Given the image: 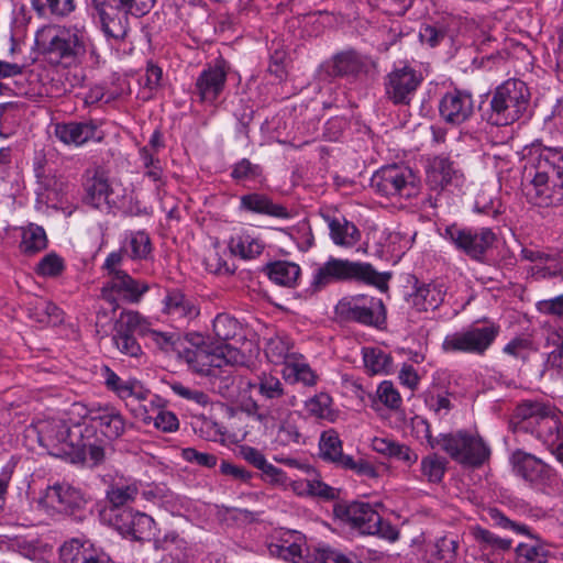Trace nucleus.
<instances>
[{"label": "nucleus", "mask_w": 563, "mask_h": 563, "mask_svg": "<svg viewBox=\"0 0 563 563\" xmlns=\"http://www.w3.org/2000/svg\"><path fill=\"white\" fill-rule=\"evenodd\" d=\"M390 277V273H378L368 263L331 257L316 269L311 287L314 290H320L332 283L356 280L386 291Z\"/></svg>", "instance_id": "1"}, {"label": "nucleus", "mask_w": 563, "mask_h": 563, "mask_svg": "<svg viewBox=\"0 0 563 563\" xmlns=\"http://www.w3.org/2000/svg\"><path fill=\"white\" fill-rule=\"evenodd\" d=\"M530 92L519 79H508L493 92L490 108L486 113L487 122L504 126L519 120L527 110Z\"/></svg>", "instance_id": "2"}, {"label": "nucleus", "mask_w": 563, "mask_h": 563, "mask_svg": "<svg viewBox=\"0 0 563 563\" xmlns=\"http://www.w3.org/2000/svg\"><path fill=\"white\" fill-rule=\"evenodd\" d=\"M44 52L57 62L73 65L80 62L88 49L86 33L76 27L53 26L42 34Z\"/></svg>", "instance_id": "3"}, {"label": "nucleus", "mask_w": 563, "mask_h": 563, "mask_svg": "<svg viewBox=\"0 0 563 563\" xmlns=\"http://www.w3.org/2000/svg\"><path fill=\"white\" fill-rule=\"evenodd\" d=\"M371 187L387 198L409 199L419 194L420 181L410 167L393 164L372 176Z\"/></svg>", "instance_id": "4"}, {"label": "nucleus", "mask_w": 563, "mask_h": 563, "mask_svg": "<svg viewBox=\"0 0 563 563\" xmlns=\"http://www.w3.org/2000/svg\"><path fill=\"white\" fill-rule=\"evenodd\" d=\"M38 442L49 454L69 459L74 448L81 437L82 424H68L65 420L48 419L38 421L35 426Z\"/></svg>", "instance_id": "5"}, {"label": "nucleus", "mask_w": 563, "mask_h": 563, "mask_svg": "<svg viewBox=\"0 0 563 563\" xmlns=\"http://www.w3.org/2000/svg\"><path fill=\"white\" fill-rule=\"evenodd\" d=\"M443 451L459 464L478 468L490 457V449L477 433L460 430L442 437Z\"/></svg>", "instance_id": "6"}, {"label": "nucleus", "mask_w": 563, "mask_h": 563, "mask_svg": "<svg viewBox=\"0 0 563 563\" xmlns=\"http://www.w3.org/2000/svg\"><path fill=\"white\" fill-rule=\"evenodd\" d=\"M339 516L363 534H372L388 541L398 539V530L366 503H352L339 509Z\"/></svg>", "instance_id": "7"}, {"label": "nucleus", "mask_w": 563, "mask_h": 563, "mask_svg": "<svg viewBox=\"0 0 563 563\" xmlns=\"http://www.w3.org/2000/svg\"><path fill=\"white\" fill-rule=\"evenodd\" d=\"M336 312L345 321H353L363 325L382 327L386 321V309L379 298L358 295L341 300Z\"/></svg>", "instance_id": "8"}, {"label": "nucleus", "mask_w": 563, "mask_h": 563, "mask_svg": "<svg viewBox=\"0 0 563 563\" xmlns=\"http://www.w3.org/2000/svg\"><path fill=\"white\" fill-rule=\"evenodd\" d=\"M444 236L470 258L483 262L486 252L496 242V234L489 228L468 229L456 224L445 229Z\"/></svg>", "instance_id": "9"}, {"label": "nucleus", "mask_w": 563, "mask_h": 563, "mask_svg": "<svg viewBox=\"0 0 563 563\" xmlns=\"http://www.w3.org/2000/svg\"><path fill=\"white\" fill-rule=\"evenodd\" d=\"M499 328L494 324L472 327L465 331L448 334L442 343L446 353H470L483 355L498 335Z\"/></svg>", "instance_id": "10"}, {"label": "nucleus", "mask_w": 563, "mask_h": 563, "mask_svg": "<svg viewBox=\"0 0 563 563\" xmlns=\"http://www.w3.org/2000/svg\"><path fill=\"white\" fill-rule=\"evenodd\" d=\"M178 354L190 369L205 376H209L217 367L238 362L239 358V351L230 344L218 346L213 351L197 344L178 351Z\"/></svg>", "instance_id": "11"}, {"label": "nucleus", "mask_w": 563, "mask_h": 563, "mask_svg": "<svg viewBox=\"0 0 563 563\" xmlns=\"http://www.w3.org/2000/svg\"><path fill=\"white\" fill-rule=\"evenodd\" d=\"M510 423L515 432L531 431L541 435L545 428H558L559 419L550 406L538 401H525L517 406Z\"/></svg>", "instance_id": "12"}, {"label": "nucleus", "mask_w": 563, "mask_h": 563, "mask_svg": "<svg viewBox=\"0 0 563 563\" xmlns=\"http://www.w3.org/2000/svg\"><path fill=\"white\" fill-rule=\"evenodd\" d=\"M532 167L534 174L531 179V185L536 191V196H547L548 198V183L550 178H563V148H541L538 156L533 159Z\"/></svg>", "instance_id": "13"}, {"label": "nucleus", "mask_w": 563, "mask_h": 563, "mask_svg": "<svg viewBox=\"0 0 563 563\" xmlns=\"http://www.w3.org/2000/svg\"><path fill=\"white\" fill-rule=\"evenodd\" d=\"M422 76L410 67L395 69L386 78V96L395 104H410Z\"/></svg>", "instance_id": "14"}, {"label": "nucleus", "mask_w": 563, "mask_h": 563, "mask_svg": "<svg viewBox=\"0 0 563 563\" xmlns=\"http://www.w3.org/2000/svg\"><path fill=\"white\" fill-rule=\"evenodd\" d=\"M40 503L60 514H73L85 504L82 493L67 483H55L48 486Z\"/></svg>", "instance_id": "15"}, {"label": "nucleus", "mask_w": 563, "mask_h": 563, "mask_svg": "<svg viewBox=\"0 0 563 563\" xmlns=\"http://www.w3.org/2000/svg\"><path fill=\"white\" fill-rule=\"evenodd\" d=\"M34 172L36 177L35 194L37 202L55 207L63 200L66 194L67 183L63 177L57 176L52 168L41 162L36 164Z\"/></svg>", "instance_id": "16"}, {"label": "nucleus", "mask_w": 563, "mask_h": 563, "mask_svg": "<svg viewBox=\"0 0 563 563\" xmlns=\"http://www.w3.org/2000/svg\"><path fill=\"white\" fill-rule=\"evenodd\" d=\"M148 289L150 286L146 282L134 279L126 272H115L114 277L102 287L101 297L117 306V299L113 296L115 291L122 294L129 302L137 303Z\"/></svg>", "instance_id": "17"}, {"label": "nucleus", "mask_w": 563, "mask_h": 563, "mask_svg": "<svg viewBox=\"0 0 563 563\" xmlns=\"http://www.w3.org/2000/svg\"><path fill=\"white\" fill-rule=\"evenodd\" d=\"M441 118L449 124L460 125L474 113V100L471 93L462 90L446 92L440 103Z\"/></svg>", "instance_id": "18"}, {"label": "nucleus", "mask_w": 563, "mask_h": 563, "mask_svg": "<svg viewBox=\"0 0 563 563\" xmlns=\"http://www.w3.org/2000/svg\"><path fill=\"white\" fill-rule=\"evenodd\" d=\"M103 32L115 40L123 38L128 32V14L119 5V0H91Z\"/></svg>", "instance_id": "19"}, {"label": "nucleus", "mask_w": 563, "mask_h": 563, "mask_svg": "<svg viewBox=\"0 0 563 563\" xmlns=\"http://www.w3.org/2000/svg\"><path fill=\"white\" fill-rule=\"evenodd\" d=\"M62 563H114L100 548L86 539L74 538L59 549Z\"/></svg>", "instance_id": "20"}, {"label": "nucleus", "mask_w": 563, "mask_h": 563, "mask_svg": "<svg viewBox=\"0 0 563 563\" xmlns=\"http://www.w3.org/2000/svg\"><path fill=\"white\" fill-rule=\"evenodd\" d=\"M319 448L320 456L324 461L332 462L346 470H355L361 474L372 472V467L367 463H356L352 456L343 454L342 442L334 430L322 432Z\"/></svg>", "instance_id": "21"}, {"label": "nucleus", "mask_w": 563, "mask_h": 563, "mask_svg": "<svg viewBox=\"0 0 563 563\" xmlns=\"http://www.w3.org/2000/svg\"><path fill=\"white\" fill-rule=\"evenodd\" d=\"M122 198L123 196L117 191L102 174L95 175L86 183L85 201L96 209L109 210L117 207Z\"/></svg>", "instance_id": "22"}, {"label": "nucleus", "mask_w": 563, "mask_h": 563, "mask_svg": "<svg viewBox=\"0 0 563 563\" xmlns=\"http://www.w3.org/2000/svg\"><path fill=\"white\" fill-rule=\"evenodd\" d=\"M227 73L222 62L206 68L197 78L196 90L201 101L213 102L224 88Z\"/></svg>", "instance_id": "23"}, {"label": "nucleus", "mask_w": 563, "mask_h": 563, "mask_svg": "<svg viewBox=\"0 0 563 563\" xmlns=\"http://www.w3.org/2000/svg\"><path fill=\"white\" fill-rule=\"evenodd\" d=\"M365 67L361 56L353 51L335 55L331 62L321 65L319 76L323 79L331 77L356 76Z\"/></svg>", "instance_id": "24"}, {"label": "nucleus", "mask_w": 563, "mask_h": 563, "mask_svg": "<svg viewBox=\"0 0 563 563\" xmlns=\"http://www.w3.org/2000/svg\"><path fill=\"white\" fill-rule=\"evenodd\" d=\"M511 462L516 474L531 483L543 482L552 475L550 466L536 456L522 451L515 452L511 456Z\"/></svg>", "instance_id": "25"}, {"label": "nucleus", "mask_w": 563, "mask_h": 563, "mask_svg": "<svg viewBox=\"0 0 563 563\" xmlns=\"http://www.w3.org/2000/svg\"><path fill=\"white\" fill-rule=\"evenodd\" d=\"M260 395L265 401H269L271 405L266 406V411L257 412L258 420H263L266 417L277 419L280 417L278 405L284 397V388L282 382L274 376L263 375L258 378V382L254 384Z\"/></svg>", "instance_id": "26"}, {"label": "nucleus", "mask_w": 563, "mask_h": 563, "mask_svg": "<svg viewBox=\"0 0 563 563\" xmlns=\"http://www.w3.org/2000/svg\"><path fill=\"white\" fill-rule=\"evenodd\" d=\"M125 426V421L118 410L104 408L92 413L90 426L82 427L93 428L95 432L99 430L107 440L111 441L123 434Z\"/></svg>", "instance_id": "27"}, {"label": "nucleus", "mask_w": 563, "mask_h": 563, "mask_svg": "<svg viewBox=\"0 0 563 563\" xmlns=\"http://www.w3.org/2000/svg\"><path fill=\"white\" fill-rule=\"evenodd\" d=\"M102 377L107 388L117 394L121 399H126L129 397L145 399L148 395V390H146L139 380H123L108 366L102 367Z\"/></svg>", "instance_id": "28"}, {"label": "nucleus", "mask_w": 563, "mask_h": 563, "mask_svg": "<svg viewBox=\"0 0 563 563\" xmlns=\"http://www.w3.org/2000/svg\"><path fill=\"white\" fill-rule=\"evenodd\" d=\"M164 312L181 323H188L199 316V309L195 302L176 289L167 292L164 299Z\"/></svg>", "instance_id": "29"}, {"label": "nucleus", "mask_w": 563, "mask_h": 563, "mask_svg": "<svg viewBox=\"0 0 563 563\" xmlns=\"http://www.w3.org/2000/svg\"><path fill=\"white\" fill-rule=\"evenodd\" d=\"M78 448H74V454L70 455L71 462L84 461L87 455L95 462L99 463L104 457V442L95 435L93 428H84L81 437L76 442Z\"/></svg>", "instance_id": "30"}, {"label": "nucleus", "mask_w": 563, "mask_h": 563, "mask_svg": "<svg viewBox=\"0 0 563 563\" xmlns=\"http://www.w3.org/2000/svg\"><path fill=\"white\" fill-rule=\"evenodd\" d=\"M96 126L88 122H67L55 125L56 137L67 145L79 146L95 136Z\"/></svg>", "instance_id": "31"}, {"label": "nucleus", "mask_w": 563, "mask_h": 563, "mask_svg": "<svg viewBox=\"0 0 563 563\" xmlns=\"http://www.w3.org/2000/svg\"><path fill=\"white\" fill-rule=\"evenodd\" d=\"M241 208L254 213L282 219L289 218V212L283 205L274 203L268 196L263 194L253 192L242 196Z\"/></svg>", "instance_id": "32"}, {"label": "nucleus", "mask_w": 563, "mask_h": 563, "mask_svg": "<svg viewBox=\"0 0 563 563\" xmlns=\"http://www.w3.org/2000/svg\"><path fill=\"white\" fill-rule=\"evenodd\" d=\"M154 548L166 552V559L168 558L170 563H187L191 556L188 543L176 532L155 538Z\"/></svg>", "instance_id": "33"}, {"label": "nucleus", "mask_w": 563, "mask_h": 563, "mask_svg": "<svg viewBox=\"0 0 563 563\" xmlns=\"http://www.w3.org/2000/svg\"><path fill=\"white\" fill-rule=\"evenodd\" d=\"M324 220L330 229L331 239L336 245L353 246L360 241V230L344 217L325 216Z\"/></svg>", "instance_id": "34"}, {"label": "nucleus", "mask_w": 563, "mask_h": 563, "mask_svg": "<svg viewBox=\"0 0 563 563\" xmlns=\"http://www.w3.org/2000/svg\"><path fill=\"white\" fill-rule=\"evenodd\" d=\"M29 317L38 323L56 325L63 321L62 310L53 302L43 298H32L26 303Z\"/></svg>", "instance_id": "35"}, {"label": "nucleus", "mask_w": 563, "mask_h": 563, "mask_svg": "<svg viewBox=\"0 0 563 563\" xmlns=\"http://www.w3.org/2000/svg\"><path fill=\"white\" fill-rule=\"evenodd\" d=\"M266 272L272 282L285 287H294L300 276L299 265L286 261L268 264Z\"/></svg>", "instance_id": "36"}, {"label": "nucleus", "mask_w": 563, "mask_h": 563, "mask_svg": "<svg viewBox=\"0 0 563 563\" xmlns=\"http://www.w3.org/2000/svg\"><path fill=\"white\" fill-rule=\"evenodd\" d=\"M233 363L217 367L208 376L211 387L224 398H231L235 394V376L233 374Z\"/></svg>", "instance_id": "37"}, {"label": "nucleus", "mask_w": 563, "mask_h": 563, "mask_svg": "<svg viewBox=\"0 0 563 563\" xmlns=\"http://www.w3.org/2000/svg\"><path fill=\"white\" fill-rule=\"evenodd\" d=\"M445 291L441 285L428 284L417 289L413 295V305L423 311L437 309L443 301Z\"/></svg>", "instance_id": "38"}, {"label": "nucleus", "mask_w": 563, "mask_h": 563, "mask_svg": "<svg viewBox=\"0 0 563 563\" xmlns=\"http://www.w3.org/2000/svg\"><path fill=\"white\" fill-rule=\"evenodd\" d=\"M47 238L44 229L36 224H30L22 231L20 250L23 254L33 255L46 249Z\"/></svg>", "instance_id": "39"}, {"label": "nucleus", "mask_w": 563, "mask_h": 563, "mask_svg": "<svg viewBox=\"0 0 563 563\" xmlns=\"http://www.w3.org/2000/svg\"><path fill=\"white\" fill-rule=\"evenodd\" d=\"M291 342L286 335L276 333L265 338L264 352L268 361L273 364H284L289 355Z\"/></svg>", "instance_id": "40"}, {"label": "nucleus", "mask_w": 563, "mask_h": 563, "mask_svg": "<svg viewBox=\"0 0 563 563\" xmlns=\"http://www.w3.org/2000/svg\"><path fill=\"white\" fill-rule=\"evenodd\" d=\"M263 247V244L257 239L249 234L232 236L229 242L231 253L239 255L243 260H251L258 256Z\"/></svg>", "instance_id": "41"}, {"label": "nucleus", "mask_w": 563, "mask_h": 563, "mask_svg": "<svg viewBox=\"0 0 563 563\" xmlns=\"http://www.w3.org/2000/svg\"><path fill=\"white\" fill-rule=\"evenodd\" d=\"M363 358L372 374H388L393 369V358L380 349H364Z\"/></svg>", "instance_id": "42"}, {"label": "nucleus", "mask_w": 563, "mask_h": 563, "mask_svg": "<svg viewBox=\"0 0 563 563\" xmlns=\"http://www.w3.org/2000/svg\"><path fill=\"white\" fill-rule=\"evenodd\" d=\"M32 9L44 16L48 11L55 16H67L75 10L74 0H31Z\"/></svg>", "instance_id": "43"}, {"label": "nucleus", "mask_w": 563, "mask_h": 563, "mask_svg": "<svg viewBox=\"0 0 563 563\" xmlns=\"http://www.w3.org/2000/svg\"><path fill=\"white\" fill-rule=\"evenodd\" d=\"M212 328L216 338L220 341L232 340L241 332L240 322L227 313H219L213 320Z\"/></svg>", "instance_id": "44"}, {"label": "nucleus", "mask_w": 563, "mask_h": 563, "mask_svg": "<svg viewBox=\"0 0 563 563\" xmlns=\"http://www.w3.org/2000/svg\"><path fill=\"white\" fill-rule=\"evenodd\" d=\"M139 494L135 484L112 485L107 492V500L112 508H120L132 503Z\"/></svg>", "instance_id": "45"}, {"label": "nucleus", "mask_w": 563, "mask_h": 563, "mask_svg": "<svg viewBox=\"0 0 563 563\" xmlns=\"http://www.w3.org/2000/svg\"><path fill=\"white\" fill-rule=\"evenodd\" d=\"M459 542L455 539L443 537L437 540L432 550V563H454Z\"/></svg>", "instance_id": "46"}, {"label": "nucleus", "mask_w": 563, "mask_h": 563, "mask_svg": "<svg viewBox=\"0 0 563 563\" xmlns=\"http://www.w3.org/2000/svg\"><path fill=\"white\" fill-rule=\"evenodd\" d=\"M130 530L136 540H151L155 542V521L146 514H135L132 516Z\"/></svg>", "instance_id": "47"}, {"label": "nucleus", "mask_w": 563, "mask_h": 563, "mask_svg": "<svg viewBox=\"0 0 563 563\" xmlns=\"http://www.w3.org/2000/svg\"><path fill=\"white\" fill-rule=\"evenodd\" d=\"M474 539L483 547L492 551H507L511 548L512 541L495 536L487 529L476 527L472 531Z\"/></svg>", "instance_id": "48"}, {"label": "nucleus", "mask_w": 563, "mask_h": 563, "mask_svg": "<svg viewBox=\"0 0 563 563\" xmlns=\"http://www.w3.org/2000/svg\"><path fill=\"white\" fill-rule=\"evenodd\" d=\"M446 460L437 454H430L421 460V472L430 483H440L446 470Z\"/></svg>", "instance_id": "49"}, {"label": "nucleus", "mask_w": 563, "mask_h": 563, "mask_svg": "<svg viewBox=\"0 0 563 563\" xmlns=\"http://www.w3.org/2000/svg\"><path fill=\"white\" fill-rule=\"evenodd\" d=\"M145 328V321L139 312L124 311L117 320L114 331L134 335V332L144 333Z\"/></svg>", "instance_id": "50"}, {"label": "nucleus", "mask_w": 563, "mask_h": 563, "mask_svg": "<svg viewBox=\"0 0 563 563\" xmlns=\"http://www.w3.org/2000/svg\"><path fill=\"white\" fill-rule=\"evenodd\" d=\"M532 276L536 279H549L560 277L563 279V262L559 253L553 255V261L543 264H536L532 268Z\"/></svg>", "instance_id": "51"}, {"label": "nucleus", "mask_w": 563, "mask_h": 563, "mask_svg": "<svg viewBox=\"0 0 563 563\" xmlns=\"http://www.w3.org/2000/svg\"><path fill=\"white\" fill-rule=\"evenodd\" d=\"M262 176V168L250 159L243 158L238 162L231 172V177L236 181L255 180Z\"/></svg>", "instance_id": "52"}, {"label": "nucleus", "mask_w": 563, "mask_h": 563, "mask_svg": "<svg viewBox=\"0 0 563 563\" xmlns=\"http://www.w3.org/2000/svg\"><path fill=\"white\" fill-rule=\"evenodd\" d=\"M504 352L523 364L533 352L532 342L525 338H515L505 345Z\"/></svg>", "instance_id": "53"}, {"label": "nucleus", "mask_w": 563, "mask_h": 563, "mask_svg": "<svg viewBox=\"0 0 563 563\" xmlns=\"http://www.w3.org/2000/svg\"><path fill=\"white\" fill-rule=\"evenodd\" d=\"M112 340L117 349L131 357H137L142 354L141 345L137 343L133 334L118 333L114 331Z\"/></svg>", "instance_id": "54"}, {"label": "nucleus", "mask_w": 563, "mask_h": 563, "mask_svg": "<svg viewBox=\"0 0 563 563\" xmlns=\"http://www.w3.org/2000/svg\"><path fill=\"white\" fill-rule=\"evenodd\" d=\"M376 394L379 401L391 410L398 409L401 405L400 394L390 382L380 383Z\"/></svg>", "instance_id": "55"}, {"label": "nucleus", "mask_w": 563, "mask_h": 563, "mask_svg": "<svg viewBox=\"0 0 563 563\" xmlns=\"http://www.w3.org/2000/svg\"><path fill=\"white\" fill-rule=\"evenodd\" d=\"M489 516L492 520L495 522V525L503 529H510L518 534H525L530 538H534L533 534L530 532L528 526L508 519L504 514H501L497 509H490Z\"/></svg>", "instance_id": "56"}, {"label": "nucleus", "mask_w": 563, "mask_h": 563, "mask_svg": "<svg viewBox=\"0 0 563 563\" xmlns=\"http://www.w3.org/2000/svg\"><path fill=\"white\" fill-rule=\"evenodd\" d=\"M181 456L189 463H194L207 468L214 467L218 461L214 454L200 452L194 448L184 449L181 452Z\"/></svg>", "instance_id": "57"}, {"label": "nucleus", "mask_w": 563, "mask_h": 563, "mask_svg": "<svg viewBox=\"0 0 563 563\" xmlns=\"http://www.w3.org/2000/svg\"><path fill=\"white\" fill-rule=\"evenodd\" d=\"M64 269L63 260L55 253L45 255L37 264V273L43 276H57Z\"/></svg>", "instance_id": "58"}, {"label": "nucleus", "mask_w": 563, "mask_h": 563, "mask_svg": "<svg viewBox=\"0 0 563 563\" xmlns=\"http://www.w3.org/2000/svg\"><path fill=\"white\" fill-rule=\"evenodd\" d=\"M155 4V0H119V5L128 15L136 18L147 14Z\"/></svg>", "instance_id": "59"}, {"label": "nucleus", "mask_w": 563, "mask_h": 563, "mask_svg": "<svg viewBox=\"0 0 563 563\" xmlns=\"http://www.w3.org/2000/svg\"><path fill=\"white\" fill-rule=\"evenodd\" d=\"M170 387L173 391L181 398L194 401L199 406L205 407L210 402L207 394L201 390L188 388L180 383H174Z\"/></svg>", "instance_id": "60"}, {"label": "nucleus", "mask_w": 563, "mask_h": 563, "mask_svg": "<svg viewBox=\"0 0 563 563\" xmlns=\"http://www.w3.org/2000/svg\"><path fill=\"white\" fill-rule=\"evenodd\" d=\"M131 257L145 258L151 252V241L146 233L137 232L130 241Z\"/></svg>", "instance_id": "61"}, {"label": "nucleus", "mask_w": 563, "mask_h": 563, "mask_svg": "<svg viewBox=\"0 0 563 563\" xmlns=\"http://www.w3.org/2000/svg\"><path fill=\"white\" fill-rule=\"evenodd\" d=\"M288 376H292L296 382H302L307 386L316 383V375L306 364H294L287 367Z\"/></svg>", "instance_id": "62"}, {"label": "nucleus", "mask_w": 563, "mask_h": 563, "mask_svg": "<svg viewBox=\"0 0 563 563\" xmlns=\"http://www.w3.org/2000/svg\"><path fill=\"white\" fill-rule=\"evenodd\" d=\"M537 307L541 313L561 318L563 317V295L541 300L537 303Z\"/></svg>", "instance_id": "63"}, {"label": "nucleus", "mask_w": 563, "mask_h": 563, "mask_svg": "<svg viewBox=\"0 0 563 563\" xmlns=\"http://www.w3.org/2000/svg\"><path fill=\"white\" fill-rule=\"evenodd\" d=\"M161 80L162 69L158 66L148 63L146 67V73L144 77L141 78L140 84L145 89H148V91H153L161 85Z\"/></svg>", "instance_id": "64"}]
</instances>
